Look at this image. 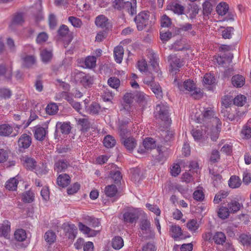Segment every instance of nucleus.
Listing matches in <instances>:
<instances>
[{
  "instance_id": "obj_23",
  "label": "nucleus",
  "mask_w": 251,
  "mask_h": 251,
  "mask_svg": "<svg viewBox=\"0 0 251 251\" xmlns=\"http://www.w3.org/2000/svg\"><path fill=\"white\" fill-rule=\"evenodd\" d=\"M68 163L65 160H59L54 164V170L58 173L64 172L68 167Z\"/></svg>"
},
{
  "instance_id": "obj_59",
  "label": "nucleus",
  "mask_w": 251,
  "mask_h": 251,
  "mask_svg": "<svg viewBox=\"0 0 251 251\" xmlns=\"http://www.w3.org/2000/svg\"><path fill=\"white\" fill-rule=\"evenodd\" d=\"M170 169L171 174L174 176H177L181 171L180 166L178 164H174Z\"/></svg>"
},
{
  "instance_id": "obj_51",
  "label": "nucleus",
  "mask_w": 251,
  "mask_h": 251,
  "mask_svg": "<svg viewBox=\"0 0 251 251\" xmlns=\"http://www.w3.org/2000/svg\"><path fill=\"white\" fill-rule=\"evenodd\" d=\"M96 58L94 56L87 57L84 61L86 67L91 68L96 66Z\"/></svg>"
},
{
  "instance_id": "obj_62",
  "label": "nucleus",
  "mask_w": 251,
  "mask_h": 251,
  "mask_svg": "<svg viewBox=\"0 0 251 251\" xmlns=\"http://www.w3.org/2000/svg\"><path fill=\"white\" fill-rule=\"evenodd\" d=\"M48 38V34L44 32L40 33L36 38V42L38 44H41L46 42Z\"/></svg>"
},
{
  "instance_id": "obj_19",
  "label": "nucleus",
  "mask_w": 251,
  "mask_h": 251,
  "mask_svg": "<svg viewBox=\"0 0 251 251\" xmlns=\"http://www.w3.org/2000/svg\"><path fill=\"white\" fill-rule=\"evenodd\" d=\"M231 81L234 86L240 88L245 84V78L242 75H237L232 76Z\"/></svg>"
},
{
  "instance_id": "obj_13",
  "label": "nucleus",
  "mask_w": 251,
  "mask_h": 251,
  "mask_svg": "<svg viewBox=\"0 0 251 251\" xmlns=\"http://www.w3.org/2000/svg\"><path fill=\"white\" fill-rule=\"evenodd\" d=\"M168 111H157L154 113L156 118L160 119L166 125H170L172 120L168 115Z\"/></svg>"
},
{
  "instance_id": "obj_38",
  "label": "nucleus",
  "mask_w": 251,
  "mask_h": 251,
  "mask_svg": "<svg viewBox=\"0 0 251 251\" xmlns=\"http://www.w3.org/2000/svg\"><path fill=\"white\" fill-rule=\"evenodd\" d=\"M131 179L135 183H139L142 180V175L138 169H134L131 171Z\"/></svg>"
},
{
  "instance_id": "obj_10",
  "label": "nucleus",
  "mask_w": 251,
  "mask_h": 251,
  "mask_svg": "<svg viewBox=\"0 0 251 251\" xmlns=\"http://www.w3.org/2000/svg\"><path fill=\"white\" fill-rule=\"evenodd\" d=\"M48 133L45 128L40 126L34 127V135L35 138L40 141H43Z\"/></svg>"
},
{
  "instance_id": "obj_3",
  "label": "nucleus",
  "mask_w": 251,
  "mask_h": 251,
  "mask_svg": "<svg viewBox=\"0 0 251 251\" xmlns=\"http://www.w3.org/2000/svg\"><path fill=\"white\" fill-rule=\"evenodd\" d=\"M150 17L149 11H142L139 13L134 19L138 30L141 31L148 25Z\"/></svg>"
},
{
  "instance_id": "obj_6",
  "label": "nucleus",
  "mask_w": 251,
  "mask_h": 251,
  "mask_svg": "<svg viewBox=\"0 0 251 251\" xmlns=\"http://www.w3.org/2000/svg\"><path fill=\"white\" fill-rule=\"evenodd\" d=\"M72 126L70 122H58L56 125V130H59L61 133L64 135H67L70 133Z\"/></svg>"
},
{
  "instance_id": "obj_55",
  "label": "nucleus",
  "mask_w": 251,
  "mask_h": 251,
  "mask_svg": "<svg viewBox=\"0 0 251 251\" xmlns=\"http://www.w3.org/2000/svg\"><path fill=\"white\" fill-rule=\"evenodd\" d=\"M188 229L191 231H195L199 227V224L195 220L190 221L187 224Z\"/></svg>"
},
{
  "instance_id": "obj_64",
  "label": "nucleus",
  "mask_w": 251,
  "mask_h": 251,
  "mask_svg": "<svg viewBox=\"0 0 251 251\" xmlns=\"http://www.w3.org/2000/svg\"><path fill=\"white\" fill-rule=\"evenodd\" d=\"M241 133L244 135V138H250L251 137V128L247 126H244L241 130Z\"/></svg>"
},
{
  "instance_id": "obj_18",
  "label": "nucleus",
  "mask_w": 251,
  "mask_h": 251,
  "mask_svg": "<svg viewBox=\"0 0 251 251\" xmlns=\"http://www.w3.org/2000/svg\"><path fill=\"white\" fill-rule=\"evenodd\" d=\"M140 228L143 234H150L152 230L151 223L148 219H143L140 221Z\"/></svg>"
},
{
  "instance_id": "obj_28",
  "label": "nucleus",
  "mask_w": 251,
  "mask_h": 251,
  "mask_svg": "<svg viewBox=\"0 0 251 251\" xmlns=\"http://www.w3.org/2000/svg\"><path fill=\"white\" fill-rule=\"evenodd\" d=\"M209 174L211 175V178L213 180V184L215 187H218L221 183L222 176L219 174L216 173L213 170H209Z\"/></svg>"
},
{
  "instance_id": "obj_35",
  "label": "nucleus",
  "mask_w": 251,
  "mask_h": 251,
  "mask_svg": "<svg viewBox=\"0 0 251 251\" xmlns=\"http://www.w3.org/2000/svg\"><path fill=\"white\" fill-rule=\"evenodd\" d=\"M241 184V179L237 176H232L228 181V185L232 188H238Z\"/></svg>"
},
{
  "instance_id": "obj_31",
  "label": "nucleus",
  "mask_w": 251,
  "mask_h": 251,
  "mask_svg": "<svg viewBox=\"0 0 251 251\" xmlns=\"http://www.w3.org/2000/svg\"><path fill=\"white\" fill-rule=\"evenodd\" d=\"M18 180L15 177L9 179L5 184V188L9 191H15L17 189Z\"/></svg>"
},
{
  "instance_id": "obj_34",
  "label": "nucleus",
  "mask_w": 251,
  "mask_h": 251,
  "mask_svg": "<svg viewBox=\"0 0 251 251\" xmlns=\"http://www.w3.org/2000/svg\"><path fill=\"white\" fill-rule=\"evenodd\" d=\"M228 10V5L226 2H221L216 7V11L219 15H226Z\"/></svg>"
},
{
  "instance_id": "obj_27",
  "label": "nucleus",
  "mask_w": 251,
  "mask_h": 251,
  "mask_svg": "<svg viewBox=\"0 0 251 251\" xmlns=\"http://www.w3.org/2000/svg\"><path fill=\"white\" fill-rule=\"evenodd\" d=\"M239 241L244 246L251 247V235L241 234L239 236Z\"/></svg>"
},
{
  "instance_id": "obj_53",
  "label": "nucleus",
  "mask_w": 251,
  "mask_h": 251,
  "mask_svg": "<svg viewBox=\"0 0 251 251\" xmlns=\"http://www.w3.org/2000/svg\"><path fill=\"white\" fill-rule=\"evenodd\" d=\"M110 175L111 177L115 183L118 184L121 182L122 176L121 175V172L119 171L111 172Z\"/></svg>"
},
{
  "instance_id": "obj_8",
  "label": "nucleus",
  "mask_w": 251,
  "mask_h": 251,
  "mask_svg": "<svg viewBox=\"0 0 251 251\" xmlns=\"http://www.w3.org/2000/svg\"><path fill=\"white\" fill-rule=\"evenodd\" d=\"M83 116L86 117L85 115H83ZM75 120L77 122L79 130L83 133H85L88 132L90 127V124L88 119L83 117L81 118H75Z\"/></svg>"
},
{
  "instance_id": "obj_33",
  "label": "nucleus",
  "mask_w": 251,
  "mask_h": 251,
  "mask_svg": "<svg viewBox=\"0 0 251 251\" xmlns=\"http://www.w3.org/2000/svg\"><path fill=\"white\" fill-rule=\"evenodd\" d=\"M24 22V15L22 13H18L14 15L12 19V23L10 25L12 26L13 25H19Z\"/></svg>"
},
{
  "instance_id": "obj_1",
  "label": "nucleus",
  "mask_w": 251,
  "mask_h": 251,
  "mask_svg": "<svg viewBox=\"0 0 251 251\" xmlns=\"http://www.w3.org/2000/svg\"><path fill=\"white\" fill-rule=\"evenodd\" d=\"M194 120L197 123L202 124L206 126H210L209 123L211 124L212 126H216L210 133L209 136L213 141H216L218 139L222 123L220 120L215 116L214 111H197Z\"/></svg>"
},
{
  "instance_id": "obj_45",
  "label": "nucleus",
  "mask_w": 251,
  "mask_h": 251,
  "mask_svg": "<svg viewBox=\"0 0 251 251\" xmlns=\"http://www.w3.org/2000/svg\"><path fill=\"white\" fill-rule=\"evenodd\" d=\"M41 56L42 61L44 63H48L52 57V53L51 51H48L46 49L43 50L41 52Z\"/></svg>"
},
{
  "instance_id": "obj_56",
  "label": "nucleus",
  "mask_w": 251,
  "mask_h": 251,
  "mask_svg": "<svg viewBox=\"0 0 251 251\" xmlns=\"http://www.w3.org/2000/svg\"><path fill=\"white\" fill-rule=\"evenodd\" d=\"M86 220L88 221L89 225L93 227L99 226L100 225V222L98 219L95 217L88 216L86 218Z\"/></svg>"
},
{
  "instance_id": "obj_61",
  "label": "nucleus",
  "mask_w": 251,
  "mask_h": 251,
  "mask_svg": "<svg viewBox=\"0 0 251 251\" xmlns=\"http://www.w3.org/2000/svg\"><path fill=\"white\" fill-rule=\"evenodd\" d=\"M171 25L170 18L167 15H163L161 20V25L164 27H168Z\"/></svg>"
},
{
  "instance_id": "obj_54",
  "label": "nucleus",
  "mask_w": 251,
  "mask_h": 251,
  "mask_svg": "<svg viewBox=\"0 0 251 251\" xmlns=\"http://www.w3.org/2000/svg\"><path fill=\"white\" fill-rule=\"evenodd\" d=\"M157 98H160L162 96L161 88L158 83H155L153 87L150 88Z\"/></svg>"
},
{
  "instance_id": "obj_17",
  "label": "nucleus",
  "mask_w": 251,
  "mask_h": 251,
  "mask_svg": "<svg viewBox=\"0 0 251 251\" xmlns=\"http://www.w3.org/2000/svg\"><path fill=\"white\" fill-rule=\"evenodd\" d=\"M213 4L205 1L202 4V14L204 19L207 20L209 18L213 10Z\"/></svg>"
},
{
  "instance_id": "obj_36",
  "label": "nucleus",
  "mask_w": 251,
  "mask_h": 251,
  "mask_svg": "<svg viewBox=\"0 0 251 251\" xmlns=\"http://www.w3.org/2000/svg\"><path fill=\"white\" fill-rule=\"evenodd\" d=\"M56 236L55 233L52 230L47 231L44 235L45 241L50 245H51L56 240Z\"/></svg>"
},
{
  "instance_id": "obj_11",
  "label": "nucleus",
  "mask_w": 251,
  "mask_h": 251,
  "mask_svg": "<svg viewBox=\"0 0 251 251\" xmlns=\"http://www.w3.org/2000/svg\"><path fill=\"white\" fill-rule=\"evenodd\" d=\"M169 61L170 63V66L172 68V71H176L183 65L182 61L180 59L174 55L169 56Z\"/></svg>"
},
{
  "instance_id": "obj_5",
  "label": "nucleus",
  "mask_w": 251,
  "mask_h": 251,
  "mask_svg": "<svg viewBox=\"0 0 251 251\" xmlns=\"http://www.w3.org/2000/svg\"><path fill=\"white\" fill-rule=\"evenodd\" d=\"M18 144L20 151H23L25 149L28 148L31 145V137L26 134H23L18 140Z\"/></svg>"
},
{
  "instance_id": "obj_14",
  "label": "nucleus",
  "mask_w": 251,
  "mask_h": 251,
  "mask_svg": "<svg viewBox=\"0 0 251 251\" xmlns=\"http://www.w3.org/2000/svg\"><path fill=\"white\" fill-rule=\"evenodd\" d=\"M95 24L98 27L102 28H108L109 25V22L106 16L103 15H100L96 18Z\"/></svg>"
},
{
  "instance_id": "obj_60",
  "label": "nucleus",
  "mask_w": 251,
  "mask_h": 251,
  "mask_svg": "<svg viewBox=\"0 0 251 251\" xmlns=\"http://www.w3.org/2000/svg\"><path fill=\"white\" fill-rule=\"evenodd\" d=\"M234 30L232 27H227L222 32V36L224 39H230Z\"/></svg>"
},
{
  "instance_id": "obj_47",
  "label": "nucleus",
  "mask_w": 251,
  "mask_h": 251,
  "mask_svg": "<svg viewBox=\"0 0 251 251\" xmlns=\"http://www.w3.org/2000/svg\"><path fill=\"white\" fill-rule=\"evenodd\" d=\"M0 229L2 235H6L10 229V222L4 221L2 224H0Z\"/></svg>"
},
{
  "instance_id": "obj_16",
  "label": "nucleus",
  "mask_w": 251,
  "mask_h": 251,
  "mask_svg": "<svg viewBox=\"0 0 251 251\" xmlns=\"http://www.w3.org/2000/svg\"><path fill=\"white\" fill-rule=\"evenodd\" d=\"M168 9H170L175 13L182 15L184 13V7L176 2H173L168 5Z\"/></svg>"
},
{
  "instance_id": "obj_43",
  "label": "nucleus",
  "mask_w": 251,
  "mask_h": 251,
  "mask_svg": "<svg viewBox=\"0 0 251 251\" xmlns=\"http://www.w3.org/2000/svg\"><path fill=\"white\" fill-rule=\"evenodd\" d=\"M144 148L147 150H150L155 148L156 143L155 141L151 138H146L143 143Z\"/></svg>"
},
{
  "instance_id": "obj_20",
  "label": "nucleus",
  "mask_w": 251,
  "mask_h": 251,
  "mask_svg": "<svg viewBox=\"0 0 251 251\" xmlns=\"http://www.w3.org/2000/svg\"><path fill=\"white\" fill-rule=\"evenodd\" d=\"M124 50L123 47L121 46H118L115 48L114 50V55L115 60L118 63H121L123 60Z\"/></svg>"
},
{
  "instance_id": "obj_30",
  "label": "nucleus",
  "mask_w": 251,
  "mask_h": 251,
  "mask_svg": "<svg viewBox=\"0 0 251 251\" xmlns=\"http://www.w3.org/2000/svg\"><path fill=\"white\" fill-rule=\"evenodd\" d=\"M26 233L23 229H18L14 233L15 239L19 242H22L26 238Z\"/></svg>"
},
{
  "instance_id": "obj_21",
  "label": "nucleus",
  "mask_w": 251,
  "mask_h": 251,
  "mask_svg": "<svg viewBox=\"0 0 251 251\" xmlns=\"http://www.w3.org/2000/svg\"><path fill=\"white\" fill-rule=\"evenodd\" d=\"M124 245V240L121 237L117 236L112 239L111 246L115 250H119L121 249Z\"/></svg>"
},
{
  "instance_id": "obj_58",
  "label": "nucleus",
  "mask_w": 251,
  "mask_h": 251,
  "mask_svg": "<svg viewBox=\"0 0 251 251\" xmlns=\"http://www.w3.org/2000/svg\"><path fill=\"white\" fill-rule=\"evenodd\" d=\"M191 96L195 99H199L202 97L201 90L196 87L190 91Z\"/></svg>"
},
{
  "instance_id": "obj_9",
  "label": "nucleus",
  "mask_w": 251,
  "mask_h": 251,
  "mask_svg": "<svg viewBox=\"0 0 251 251\" xmlns=\"http://www.w3.org/2000/svg\"><path fill=\"white\" fill-rule=\"evenodd\" d=\"M23 65L26 68H30L35 63V57L31 55H27L23 53L20 55Z\"/></svg>"
},
{
  "instance_id": "obj_2",
  "label": "nucleus",
  "mask_w": 251,
  "mask_h": 251,
  "mask_svg": "<svg viewBox=\"0 0 251 251\" xmlns=\"http://www.w3.org/2000/svg\"><path fill=\"white\" fill-rule=\"evenodd\" d=\"M139 210L133 207L125 210L123 214V220L126 224H136L139 218Z\"/></svg>"
},
{
  "instance_id": "obj_48",
  "label": "nucleus",
  "mask_w": 251,
  "mask_h": 251,
  "mask_svg": "<svg viewBox=\"0 0 251 251\" xmlns=\"http://www.w3.org/2000/svg\"><path fill=\"white\" fill-rule=\"evenodd\" d=\"M230 213L229 210L226 207H221L218 212V216L222 219H225L227 218L229 216V214Z\"/></svg>"
},
{
  "instance_id": "obj_15",
  "label": "nucleus",
  "mask_w": 251,
  "mask_h": 251,
  "mask_svg": "<svg viewBox=\"0 0 251 251\" xmlns=\"http://www.w3.org/2000/svg\"><path fill=\"white\" fill-rule=\"evenodd\" d=\"M70 182L71 178L70 176L66 174L60 175L57 178V184L62 187L67 186Z\"/></svg>"
},
{
  "instance_id": "obj_50",
  "label": "nucleus",
  "mask_w": 251,
  "mask_h": 251,
  "mask_svg": "<svg viewBox=\"0 0 251 251\" xmlns=\"http://www.w3.org/2000/svg\"><path fill=\"white\" fill-rule=\"evenodd\" d=\"M216 79L215 77L211 74H206L204 75L203 81L204 84L212 85L215 82Z\"/></svg>"
},
{
  "instance_id": "obj_63",
  "label": "nucleus",
  "mask_w": 251,
  "mask_h": 251,
  "mask_svg": "<svg viewBox=\"0 0 251 251\" xmlns=\"http://www.w3.org/2000/svg\"><path fill=\"white\" fill-rule=\"evenodd\" d=\"M69 30L68 27L65 25H62L60 26L57 32L58 34L60 36L63 37L67 35L69 33Z\"/></svg>"
},
{
  "instance_id": "obj_41",
  "label": "nucleus",
  "mask_w": 251,
  "mask_h": 251,
  "mask_svg": "<svg viewBox=\"0 0 251 251\" xmlns=\"http://www.w3.org/2000/svg\"><path fill=\"white\" fill-rule=\"evenodd\" d=\"M23 201L26 203H31L34 200V194L31 191H27L22 195Z\"/></svg>"
},
{
  "instance_id": "obj_32",
  "label": "nucleus",
  "mask_w": 251,
  "mask_h": 251,
  "mask_svg": "<svg viewBox=\"0 0 251 251\" xmlns=\"http://www.w3.org/2000/svg\"><path fill=\"white\" fill-rule=\"evenodd\" d=\"M137 102L143 107L148 105L149 98L148 96L141 92L138 93L136 95Z\"/></svg>"
},
{
  "instance_id": "obj_25",
  "label": "nucleus",
  "mask_w": 251,
  "mask_h": 251,
  "mask_svg": "<svg viewBox=\"0 0 251 251\" xmlns=\"http://www.w3.org/2000/svg\"><path fill=\"white\" fill-rule=\"evenodd\" d=\"M124 145L127 150L132 151L136 145V140L132 137H128L123 141Z\"/></svg>"
},
{
  "instance_id": "obj_40",
  "label": "nucleus",
  "mask_w": 251,
  "mask_h": 251,
  "mask_svg": "<svg viewBox=\"0 0 251 251\" xmlns=\"http://www.w3.org/2000/svg\"><path fill=\"white\" fill-rule=\"evenodd\" d=\"M24 165L29 170L34 169L36 166V161L32 158L25 157L23 160Z\"/></svg>"
},
{
  "instance_id": "obj_26",
  "label": "nucleus",
  "mask_w": 251,
  "mask_h": 251,
  "mask_svg": "<svg viewBox=\"0 0 251 251\" xmlns=\"http://www.w3.org/2000/svg\"><path fill=\"white\" fill-rule=\"evenodd\" d=\"M116 143V141L115 138L110 135L106 136L103 140V145L107 148H113L115 146Z\"/></svg>"
},
{
  "instance_id": "obj_4",
  "label": "nucleus",
  "mask_w": 251,
  "mask_h": 251,
  "mask_svg": "<svg viewBox=\"0 0 251 251\" xmlns=\"http://www.w3.org/2000/svg\"><path fill=\"white\" fill-rule=\"evenodd\" d=\"M174 84L177 86L180 91H184V90L191 91L194 88H195L196 85L193 80H187L184 81L183 84L182 81L175 78L174 80Z\"/></svg>"
},
{
  "instance_id": "obj_12",
  "label": "nucleus",
  "mask_w": 251,
  "mask_h": 251,
  "mask_svg": "<svg viewBox=\"0 0 251 251\" xmlns=\"http://www.w3.org/2000/svg\"><path fill=\"white\" fill-rule=\"evenodd\" d=\"M170 232H171V237L175 240L178 238H185L182 237V232L181 227L176 225H172L170 228Z\"/></svg>"
},
{
  "instance_id": "obj_46",
  "label": "nucleus",
  "mask_w": 251,
  "mask_h": 251,
  "mask_svg": "<svg viewBox=\"0 0 251 251\" xmlns=\"http://www.w3.org/2000/svg\"><path fill=\"white\" fill-rule=\"evenodd\" d=\"M228 194L225 191H221L217 193L214 197L213 202L214 203H219L224 199L226 198Z\"/></svg>"
},
{
  "instance_id": "obj_57",
  "label": "nucleus",
  "mask_w": 251,
  "mask_h": 251,
  "mask_svg": "<svg viewBox=\"0 0 251 251\" xmlns=\"http://www.w3.org/2000/svg\"><path fill=\"white\" fill-rule=\"evenodd\" d=\"M135 95L131 93H126L124 96V102L129 106L132 104L134 99Z\"/></svg>"
},
{
  "instance_id": "obj_42",
  "label": "nucleus",
  "mask_w": 251,
  "mask_h": 251,
  "mask_svg": "<svg viewBox=\"0 0 251 251\" xmlns=\"http://www.w3.org/2000/svg\"><path fill=\"white\" fill-rule=\"evenodd\" d=\"M193 198L195 200L199 201H201L204 200V194L201 187L197 188V189L194 192Z\"/></svg>"
},
{
  "instance_id": "obj_22",
  "label": "nucleus",
  "mask_w": 251,
  "mask_h": 251,
  "mask_svg": "<svg viewBox=\"0 0 251 251\" xmlns=\"http://www.w3.org/2000/svg\"><path fill=\"white\" fill-rule=\"evenodd\" d=\"M212 240L217 245H223L226 240L225 234L222 232H216L213 236Z\"/></svg>"
},
{
  "instance_id": "obj_29",
  "label": "nucleus",
  "mask_w": 251,
  "mask_h": 251,
  "mask_svg": "<svg viewBox=\"0 0 251 251\" xmlns=\"http://www.w3.org/2000/svg\"><path fill=\"white\" fill-rule=\"evenodd\" d=\"M118 189L115 185H109L105 187L104 193L105 195L108 197H113L116 195Z\"/></svg>"
},
{
  "instance_id": "obj_52",
  "label": "nucleus",
  "mask_w": 251,
  "mask_h": 251,
  "mask_svg": "<svg viewBox=\"0 0 251 251\" xmlns=\"http://www.w3.org/2000/svg\"><path fill=\"white\" fill-rule=\"evenodd\" d=\"M108 83L109 85L115 89H117L120 86V80L115 77H111L108 80Z\"/></svg>"
},
{
  "instance_id": "obj_37",
  "label": "nucleus",
  "mask_w": 251,
  "mask_h": 251,
  "mask_svg": "<svg viewBox=\"0 0 251 251\" xmlns=\"http://www.w3.org/2000/svg\"><path fill=\"white\" fill-rule=\"evenodd\" d=\"M227 207L230 213H234L240 210L241 204L237 201L233 200L231 201V202L227 204Z\"/></svg>"
},
{
  "instance_id": "obj_7",
  "label": "nucleus",
  "mask_w": 251,
  "mask_h": 251,
  "mask_svg": "<svg viewBox=\"0 0 251 251\" xmlns=\"http://www.w3.org/2000/svg\"><path fill=\"white\" fill-rule=\"evenodd\" d=\"M64 230L68 235V238L72 240H74L76 237L77 229L74 224H64Z\"/></svg>"
},
{
  "instance_id": "obj_24",
  "label": "nucleus",
  "mask_w": 251,
  "mask_h": 251,
  "mask_svg": "<svg viewBox=\"0 0 251 251\" xmlns=\"http://www.w3.org/2000/svg\"><path fill=\"white\" fill-rule=\"evenodd\" d=\"M13 132V128L11 126L7 124L0 125V135L1 136H8Z\"/></svg>"
},
{
  "instance_id": "obj_44",
  "label": "nucleus",
  "mask_w": 251,
  "mask_h": 251,
  "mask_svg": "<svg viewBox=\"0 0 251 251\" xmlns=\"http://www.w3.org/2000/svg\"><path fill=\"white\" fill-rule=\"evenodd\" d=\"M247 98L244 95H238L233 100L234 104L238 106H242L246 102Z\"/></svg>"
},
{
  "instance_id": "obj_49",
  "label": "nucleus",
  "mask_w": 251,
  "mask_h": 251,
  "mask_svg": "<svg viewBox=\"0 0 251 251\" xmlns=\"http://www.w3.org/2000/svg\"><path fill=\"white\" fill-rule=\"evenodd\" d=\"M68 20L75 27L79 28L82 25L81 20L75 17L70 16L69 17Z\"/></svg>"
},
{
  "instance_id": "obj_39",
  "label": "nucleus",
  "mask_w": 251,
  "mask_h": 251,
  "mask_svg": "<svg viewBox=\"0 0 251 251\" xmlns=\"http://www.w3.org/2000/svg\"><path fill=\"white\" fill-rule=\"evenodd\" d=\"M80 82L84 87H89L93 84V79L90 75L83 74Z\"/></svg>"
}]
</instances>
